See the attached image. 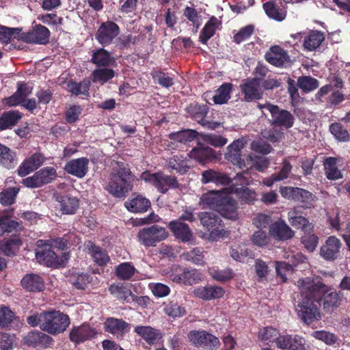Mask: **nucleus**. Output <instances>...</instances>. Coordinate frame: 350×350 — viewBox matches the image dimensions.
I'll return each mask as SVG.
<instances>
[{
	"instance_id": "393cba45",
	"label": "nucleus",
	"mask_w": 350,
	"mask_h": 350,
	"mask_svg": "<svg viewBox=\"0 0 350 350\" xmlns=\"http://www.w3.org/2000/svg\"><path fill=\"white\" fill-rule=\"evenodd\" d=\"M32 88L26 83L18 82L16 91L10 96L5 98L3 101L9 107L17 106L26 101L27 97L31 94Z\"/></svg>"
},
{
	"instance_id": "2eb2a0df",
	"label": "nucleus",
	"mask_w": 350,
	"mask_h": 350,
	"mask_svg": "<svg viewBox=\"0 0 350 350\" xmlns=\"http://www.w3.org/2000/svg\"><path fill=\"white\" fill-rule=\"evenodd\" d=\"M97 330L88 323L73 325L69 333V339L75 345L92 340L97 336Z\"/></svg>"
},
{
	"instance_id": "2f4dec72",
	"label": "nucleus",
	"mask_w": 350,
	"mask_h": 350,
	"mask_svg": "<svg viewBox=\"0 0 350 350\" xmlns=\"http://www.w3.org/2000/svg\"><path fill=\"white\" fill-rule=\"evenodd\" d=\"M201 181L203 184L213 183L217 185L227 186L231 183L232 180L225 173L213 169H208L202 172Z\"/></svg>"
},
{
	"instance_id": "49530a36",
	"label": "nucleus",
	"mask_w": 350,
	"mask_h": 350,
	"mask_svg": "<svg viewBox=\"0 0 350 350\" xmlns=\"http://www.w3.org/2000/svg\"><path fill=\"white\" fill-rule=\"evenodd\" d=\"M136 272V268L131 262H122L115 269L116 277L121 280H131Z\"/></svg>"
},
{
	"instance_id": "412c9836",
	"label": "nucleus",
	"mask_w": 350,
	"mask_h": 350,
	"mask_svg": "<svg viewBox=\"0 0 350 350\" xmlns=\"http://www.w3.org/2000/svg\"><path fill=\"white\" fill-rule=\"evenodd\" d=\"M340 247V241L334 236H330L321 247L320 255L327 261H334L338 258Z\"/></svg>"
},
{
	"instance_id": "7c9ffc66",
	"label": "nucleus",
	"mask_w": 350,
	"mask_h": 350,
	"mask_svg": "<svg viewBox=\"0 0 350 350\" xmlns=\"http://www.w3.org/2000/svg\"><path fill=\"white\" fill-rule=\"evenodd\" d=\"M100 47L92 51V55L90 62L97 68L109 67L115 63V58L111 53L105 49Z\"/></svg>"
},
{
	"instance_id": "8fccbe9b",
	"label": "nucleus",
	"mask_w": 350,
	"mask_h": 350,
	"mask_svg": "<svg viewBox=\"0 0 350 350\" xmlns=\"http://www.w3.org/2000/svg\"><path fill=\"white\" fill-rule=\"evenodd\" d=\"M21 222L12 220L8 215L0 216V235L22 229Z\"/></svg>"
},
{
	"instance_id": "c756f323",
	"label": "nucleus",
	"mask_w": 350,
	"mask_h": 350,
	"mask_svg": "<svg viewBox=\"0 0 350 350\" xmlns=\"http://www.w3.org/2000/svg\"><path fill=\"white\" fill-rule=\"evenodd\" d=\"M269 234L275 240L286 241L294 237V231L283 220L275 221L269 226Z\"/></svg>"
},
{
	"instance_id": "a211bd4d",
	"label": "nucleus",
	"mask_w": 350,
	"mask_h": 350,
	"mask_svg": "<svg viewBox=\"0 0 350 350\" xmlns=\"http://www.w3.org/2000/svg\"><path fill=\"white\" fill-rule=\"evenodd\" d=\"M265 60L270 64L282 68L291 62L288 52L279 45L271 46L265 55Z\"/></svg>"
},
{
	"instance_id": "b1692460",
	"label": "nucleus",
	"mask_w": 350,
	"mask_h": 350,
	"mask_svg": "<svg viewBox=\"0 0 350 350\" xmlns=\"http://www.w3.org/2000/svg\"><path fill=\"white\" fill-rule=\"evenodd\" d=\"M192 293L195 297L204 301H210L222 297L225 291L220 286L207 284L204 286H200L195 288Z\"/></svg>"
},
{
	"instance_id": "79ce46f5",
	"label": "nucleus",
	"mask_w": 350,
	"mask_h": 350,
	"mask_svg": "<svg viewBox=\"0 0 350 350\" xmlns=\"http://www.w3.org/2000/svg\"><path fill=\"white\" fill-rule=\"evenodd\" d=\"M90 82L88 80H83L79 83L73 80H70L66 82V89L72 95H83L88 97L90 94Z\"/></svg>"
},
{
	"instance_id": "0eeeda50",
	"label": "nucleus",
	"mask_w": 350,
	"mask_h": 350,
	"mask_svg": "<svg viewBox=\"0 0 350 350\" xmlns=\"http://www.w3.org/2000/svg\"><path fill=\"white\" fill-rule=\"evenodd\" d=\"M199 219L203 227L209 232V238L212 241L228 237V231L225 229L222 219L217 214L202 212L199 214Z\"/></svg>"
},
{
	"instance_id": "4468645a",
	"label": "nucleus",
	"mask_w": 350,
	"mask_h": 350,
	"mask_svg": "<svg viewBox=\"0 0 350 350\" xmlns=\"http://www.w3.org/2000/svg\"><path fill=\"white\" fill-rule=\"evenodd\" d=\"M265 106L271 113V125L283 127L286 129L293 126L295 118L290 111L280 109L278 105L269 103H266Z\"/></svg>"
},
{
	"instance_id": "e2e57ef3",
	"label": "nucleus",
	"mask_w": 350,
	"mask_h": 350,
	"mask_svg": "<svg viewBox=\"0 0 350 350\" xmlns=\"http://www.w3.org/2000/svg\"><path fill=\"white\" fill-rule=\"evenodd\" d=\"M288 216L289 222L293 227L297 229L301 228L304 230L307 229L309 224L308 219L303 216L298 215L295 210L289 211Z\"/></svg>"
},
{
	"instance_id": "37998d69",
	"label": "nucleus",
	"mask_w": 350,
	"mask_h": 350,
	"mask_svg": "<svg viewBox=\"0 0 350 350\" xmlns=\"http://www.w3.org/2000/svg\"><path fill=\"white\" fill-rule=\"evenodd\" d=\"M76 235L73 233L64 234L62 237L48 240H39L40 243H45L51 248H56L59 250H66L70 247V239Z\"/></svg>"
},
{
	"instance_id": "473e14b6",
	"label": "nucleus",
	"mask_w": 350,
	"mask_h": 350,
	"mask_svg": "<svg viewBox=\"0 0 350 350\" xmlns=\"http://www.w3.org/2000/svg\"><path fill=\"white\" fill-rule=\"evenodd\" d=\"M134 332L150 346L157 345L163 338V334L159 329L148 325H137Z\"/></svg>"
},
{
	"instance_id": "f704fd0d",
	"label": "nucleus",
	"mask_w": 350,
	"mask_h": 350,
	"mask_svg": "<svg viewBox=\"0 0 350 350\" xmlns=\"http://www.w3.org/2000/svg\"><path fill=\"white\" fill-rule=\"evenodd\" d=\"M21 322L13 311L8 306H0V327H11L14 329L19 328Z\"/></svg>"
},
{
	"instance_id": "aec40b11",
	"label": "nucleus",
	"mask_w": 350,
	"mask_h": 350,
	"mask_svg": "<svg viewBox=\"0 0 350 350\" xmlns=\"http://www.w3.org/2000/svg\"><path fill=\"white\" fill-rule=\"evenodd\" d=\"M21 285L25 291L30 293H39L45 288L43 277L35 273L24 275L21 280Z\"/></svg>"
},
{
	"instance_id": "423d86ee",
	"label": "nucleus",
	"mask_w": 350,
	"mask_h": 350,
	"mask_svg": "<svg viewBox=\"0 0 350 350\" xmlns=\"http://www.w3.org/2000/svg\"><path fill=\"white\" fill-rule=\"evenodd\" d=\"M70 323L68 315L59 310L45 311L41 329L51 335L63 333Z\"/></svg>"
},
{
	"instance_id": "603ef678",
	"label": "nucleus",
	"mask_w": 350,
	"mask_h": 350,
	"mask_svg": "<svg viewBox=\"0 0 350 350\" xmlns=\"http://www.w3.org/2000/svg\"><path fill=\"white\" fill-rule=\"evenodd\" d=\"M232 85L230 83H223L217 90V94L213 97L215 104L222 105L226 103L230 98V92Z\"/></svg>"
},
{
	"instance_id": "f8f14e48",
	"label": "nucleus",
	"mask_w": 350,
	"mask_h": 350,
	"mask_svg": "<svg viewBox=\"0 0 350 350\" xmlns=\"http://www.w3.org/2000/svg\"><path fill=\"white\" fill-rule=\"evenodd\" d=\"M280 192L283 198L299 202L306 208L313 206L317 198L312 192L299 187H282Z\"/></svg>"
},
{
	"instance_id": "c85d7f7f",
	"label": "nucleus",
	"mask_w": 350,
	"mask_h": 350,
	"mask_svg": "<svg viewBox=\"0 0 350 350\" xmlns=\"http://www.w3.org/2000/svg\"><path fill=\"white\" fill-rule=\"evenodd\" d=\"M244 147L243 139H238L230 144L228 148V152L226 154V158L228 159L234 165L243 168L245 167L244 159L241 158V150Z\"/></svg>"
},
{
	"instance_id": "bb28decb",
	"label": "nucleus",
	"mask_w": 350,
	"mask_h": 350,
	"mask_svg": "<svg viewBox=\"0 0 350 350\" xmlns=\"http://www.w3.org/2000/svg\"><path fill=\"white\" fill-rule=\"evenodd\" d=\"M168 228L174 236L183 243H187L193 240V235L189 226L179 220H172L169 222Z\"/></svg>"
},
{
	"instance_id": "774afa93",
	"label": "nucleus",
	"mask_w": 350,
	"mask_h": 350,
	"mask_svg": "<svg viewBox=\"0 0 350 350\" xmlns=\"http://www.w3.org/2000/svg\"><path fill=\"white\" fill-rule=\"evenodd\" d=\"M169 167L181 174L187 173L189 169V167L187 165L186 162L184 160L180 159L178 156H174L170 159Z\"/></svg>"
},
{
	"instance_id": "4d7b16f0",
	"label": "nucleus",
	"mask_w": 350,
	"mask_h": 350,
	"mask_svg": "<svg viewBox=\"0 0 350 350\" xmlns=\"http://www.w3.org/2000/svg\"><path fill=\"white\" fill-rule=\"evenodd\" d=\"M151 76L154 83L165 88H169L174 83V78L170 77L169 73L161 70L152 71Z\"/></svg>"
},
{
	"instance_id": "c9c22d12",
	"label": "nucleus",
	"mask_w": 350,
	"mask_h": 350,
	"mask_svg": "<svg viewBox=\"0 0 350 350\" xmlns=\"http://www.w3.org/2000/svg\"><path fill=\"white\" fill-rule=\"evenodd\" d=\"M125 207L132 213H144L151 206L150 201L142 195L137 194L125 202Z\"/></svg>"
},
{
	"instance_id": "0e129e2a",
	"label": "nucleus",
	"mask_w": 350,
	"mask_h": 350,
	"mask_svg": "<svg viewBox=\"0 0 350 350\" xmlns=\"http://www.w3.org/2000/svg\"><path fill=\"white\" fill-rule=\"evenodd\" d=\"M164 312L166 315L173 318L180 317L186 314L185 308L173 301L165 305Z\"/></svg>"
},
{
	"instance_id": "f3484780",
	"label": "nucleus",
	"mask_w": 350,
	"mask_h": 350,
	"mask_svg": "<svg viewBox=\"0 0 350 350\" xmlns=\"http://www.w3.org/2000/svg\"><path fill=\"white\" fill-rule=\"evenodd\" d=\"M240 90L244 100L247 102L256 101L261 99L263 96V90L257 79H244L240 85Z\"/></svg>"
},
{
	"instance_id": "7ed1b4c3",
	"label": "nucleus",
	"mask_w": 350,
	"mask_h": 350,
	"mask_svg": "<svg viewBox=\"0 0 350 350\" xmlns=\"http://www.w3.org/2000/svg\"><path fill=\"white\" fill-rule=\"evenodd\" d=\"M118 168L110 174L106 190L113 197L124 198L132 191L135 175L132 172L128 164L117 163Z\"/></svg>"
},
{
	"instance_id": "39448f33",
	"label": "nucleus",
	"mask_w": 350,
	"mask_h": 350,
	"mask_svg": "<svg viewBox=\"0 0 350 350\" xmlns=\"http://www.w3.org/2000/svg\"><path fill=\"white\" fill-rule=\"evenodd\" d=\"M140 178L152 185L162 194L166 193L170 189H178L180 186L176 176L165 174L161 171L151 173L146 170L142 173Z\"/></svg>"
},
{
	"instance_id": "e433bc0d",
	"label": "nucleus",
	"mask_w": 350,
	"mask_h": 350,
	"mask_svg": "<svg viewBox=\"0 0 350 350\" xmlns=\"http://www.w3.org/2000/svg\"><path fill=\"white\" fill-rule=\"evenodd\" d=\"M191 157L203 163L211 161L216 157L215 152L211 148L204 146L200 143L191 151Z\"/></svg>"
},
{
	"instance_id": "3c124183",
	"label": "nucleus",
	"mask_w": 350,
	"mask_h": 350,
	"mask_svg": "<svg viewBox=\"0 0 350 350\" xmlns=\"http://www.w3.org/2000/svg\"><path fill=\"white\" fill-rule=\"evenodd\" d=\"M297 86L305 93L310 92L319 86V81L311 77L302 75L297 79Z\"/></svg>"
},
{
	"instance_id": "09e8293b",
	"label": "nucleus",
	"mask_w": 350,
	"mask_h": 350,
	"mask_svg": "<svg viewBox=\"0 0 350 350\" xmlns=\"http://www.w3.org/2000/svg\"><path fill=\"white\" fill-rule=\"evenodd\" d=\"M92 80L94 83L104 84L115 76V71L108 67L98 68L92 72Z\"/></svg>"
},
{
	"instance_id": "f03ea898",
	"label": "nucleus",
	"mask_w": 350,
	"mask_h": 350,
	"mask_svg": "<svg viewBox=\"0 0 350 350\" xmlns=\"http://www.w3.org/2000/svg\"><path fill=\"white\" fill-rule=\"evenodd\" d=\"M200 201L202 204L216 211L225 218L232 220L238 219L237 202L230 196L226 188L204 193Z\"/></svg>"
},
{
	"instance_id": "f257e3e1",
	"label": "nucleus",
	"mask_w": 350,
	"mask_h": 350,
	"mask_svg": "<svg viewBox=\"0 0 350 350\" xmlns=\"http://www.w3.org/2000/svg\"><path fill=\"white\" fill-rule=\"evenodd\" d=\"M298 285L300 293L296 306L297 316L304 324L310 325L321 318L320 304L309 280H299Z\"/></svg>"
},
{
	"instance_id": "bf43d9fd",
	"label": "nucleus",
	"mask_w": 350,
	"mask_h": 350,
	"mask_svg": "<svg viewBox=\"0 0 350 350\" xmlns=\"http://www.w3.org/2000/svg\"><path fill=\"white\" fill-rule=\"evenodd\" d=\"M189 113L199 124L204 122L205 117L208 112V107L206 105H191L188 109Z\"/></svg>"
},
{
	"instance_id": "58836bf2",
	"label": "nucleus",
	"mask_w": 350,
	"mask_h": 350,
	"mask_svg": "<svg viewBox=\"0 0 350 350\" xmlns=\"http://www.w3.org/2000/svg\"><path fill=\"white\" fill-rule=\"evenodd\" d=\"M262 8L267 16L275 21H282L286 16V10L280 8L273 0L264 3Z\"/></svg>"
},
{
	"instance_id": "680f3d73",
	"label": "nucleus",
	"mask_w": 350,
	"mask_h": 350,
	"mask_svg": "<svg viewBox=\"0 0 350 350\" xmlns=\"http://www.w3.org/2000/svg\"><path fill=\"white\" fill-rule=\"evenodd\" d=\"M329 131L339 141L347 142L350 139V135L347 130L339 122L330 124Z\"/></svg>"
},
{
	"instance_id": "5701e85b",
	"label": "nucleus",
	"mask_w": 350,
	"mask_h": 350,
	"mask_svg": "<svg viewBox=\"0 0 350 350\" xmlns=\"http://www.w3.org/2000/svg\"><path fill=\"white\" fill-rule=\"evenodd\" d=\"M88 165L89 159L87 157H81L68 161L64 169L68 174L82 178L88 172Z\"/></svg>"
},
{
	"instance_id": "6e6d98bb",
	"label": "nucleus",
	"mask_w": 350,
	"mask_h": 350,
	"mask_svg": "<svg viewBox=\"0 0 350 350\" xmlns=\"http://www.w3.org/2000/svg\"><path fill=\"white\" fill-rule=\"evenodd\" d=\"M19 187H9L0 192V203L3 206H10L15 203Z\"/></svg>"
},
{
	"instance_id": "a878e982",
	"label": "nucleus",
	"mask_w": 350,
	"mask_h": 350,
	"mask_svg": "<svg viewBox=\"0 0 350 350\" xmlns=\"http://www.w3.org/2000/svg\"><path fill=\"white\" fill-rule=\"evenodd\" d=\"M170 278L174 282L191 286L202 280V274L196 269H183L181 273L170 274Z\"/></svg>"
},
{
	"instance_id": "cd10ccee",
	"label": "nucleus",
	"mask_w": 350,
	"mask_h": 350,
	"mask_svg": "<svg viewBox=\"0 0 350 350\" xmlns=\"http://www.w3.org/2000/svg\"><path fill=\"white\" fill-rule=\"evenodd\" d=\"M23 245L20 234H14L0 241V254L6 256L16 255Z\"/></svg>"
},
{
	"instance_id": "4be33fe9",
	"label": "nucleus",
	"mask_w": 350,
	"mask_h": 350,
	"mask_svg": "<svg viewBox=\"0 0 350 350\" xmlns=\"http://www.w3.org/2000/svg\"><path fill=\"white\" fill-rule=\"evenodd\" d=\"M104 329L105 332L119 338L123 337L130 331L131 325L122 319L108 317L104 323Z\"/></svg>"
},
{
	"instance_id": "a18cd8bd",
	"label": "nucleus",
	"mask_w": 350,
	"mask_h": 350,
	"mask_svg": "<svg viewBox=\"0 0 350 350\" xmlns=\"http://www.w3.org/2000/svg\"><path fill=\"white\" fill-rule=\"evenodd\" d=\"M233 192L242 204H252L257 200V194L255 191L248 187L243 186L234 187Z\"/></svg>"
},
{
	"instance_id": "6e6552de",
	"label": "nucleus",
	"mask_w": 350,
	"mask_h": 350,
	"mask_svg": "<svg viewBox=\"0 0 350 350\" xmlns=\"http://www.w3.org/2000/svg\"><path fill=\"white\" fill-rule=\"evenodd\" d=\"M38 250L36 252V257L39 263L46 267L57 268L64 264L70 256L69 252H64L62 256H58L51 247L45 243L37 241Z\"/></svg>"
},
{
	"instance_id": "1a4fd4ad",
	"label": "nucleus",
	"mask_w": 350,
	"mask_h": 350,
	"mask_svg": "<svg viewBox=\"0 0 350 350\" xmlns=\"http://www.w3.org/2000/svg\"><path fill=\"white\" fill-rule=\"evenodd\" d=\"M168 235L169 233L164 227L154 224L139 230L137 239L146 247H154L158 243L167 239Z\"/></svg>"
},
{
	"instance_id": "6ab92c4d",
	"label": "nucleus",
	"mask_w": 350,
	"mask_h": 350,
	"mask_svg": "<svg viewBox=\"0 0 350 350\" xmlns=\"http://www.w3.org/2000/svg\"><path fill=\"white\" fill-rule=\"evenodd\" d=\"M23 340L25 345L35 348H47L54 343V340L51 336L38 330L29 332Z\"/></svg>"
},
{
	"instance_id": "c03bdc74",
	"label": "nucleus",
	"mask_w": 350,
	"mask_h": 350,
	"mask_svg": "<svg viewBox=\"0 0 350 350\" xmlns=\"http://www.w3.org/2000/svg\"><path fill=\"white\" fill-rule=\"evenodd\" d=\"M60 203V209L64 214H75L79 206V201L76 197L64 195L57 198Z\"/></svg>"
},
{
	"instance_id": "dca6fc26",
	"label": "nucleus",
	"mask_w": 350,
	"mask_h": 350,
	"mask_svg": "<svg viewBox=\"0 0 350 350\" xmlns=\"http://www.w3.org/2000/svg\"><path fill=\"white\" fill-rule=\"evenodd\" d=\"M51 32L45 26L38 24L32 29L21 34V39L27 42L37 44H46L49 42Z\"/></svg>"
},
{
	"instance_id": "72a5a7b5",
	"label": "nucleus",
	"mask_w": 350,
	"mask_h": 350,
	"mask_svg": "<svg viewBox=\"0 0 350 350\" xmlns=\"http://www.w3.org/2000/svg\"><path fill=\"white\" fill-rule=\"evenodd\" d=\"M342 165V161L340 158L329 157L323 161L325 174L327 179L336 180L342 178L341 170L338 166Z\"/></svg>"
},
{
	"instance_id": "052dcab7",
	"label": "nucleus",
	"mask_w": 350,
	"mask_h": 350,
	"mask_svg": "<svg viewBox=\"0 0 350 350\" xmlns=\"http://www.w3.org/2000/svg\"><path fill=\"white\" fill-rule=\"evenodd\" d=\"M254 267L257 276V281L259 282H267V276L270 272L267 264L262 259L258 258L255 260Z\"/></svg>"
},
{
	"instance_id": "20e7f679",
	"label": "nucleus",
	"mask_w": 350,
	"mask_h": 350,
	"mask_svg": "<svg viewBox=\"0 0 350 350\" xmlns=\"http://www.w3.org/2000/svg\"><path fill=\"white\" fill-rule=\"evenodd\" d=\"M314 293L326 313H332L342 301L343 295L321 281L310 282Z\"/></svg>"
},
{
	"instance_id": "9d476101",
	"label": "nucleus",
	"mask_w": 350,
	"mask_h": 350,
	"mask_svg": "<svg viewBox=\"0 0 350 350\" xmlns=\"http://www.w3.org/2000/svg\"><path fill=\"white\" fill-rule=\"evenodd\" d=\"M57 176V170L53 167L47 166L36 172L33 175L23 178L21 183L28 188H40L53 182Z\"/></svg>"
},
{
	"instance_id": "ddd939ff",
	"label": "nucleus",
	"mask_w": 350,
	"mask_h": 350,
	"mask_svg": "<svg viewBox=\"0 0 350 350\" xmlns=\"http://www.w3.org/2000/svg\"><path fill=\"white\" fill-rule=\"evenodd\" d=\"M188 338L196 347L204 350H216L220 346L218 338L204 330L189 332Z\"/></svg>"
},
{
	"instance_id": "de8ad7c7",
	"label": "nucleus",
	"mask_w": 350,
	"mask_h": 350,
	"mask_svg": "<svg viewBox=\"0 0 350 350\" xmlns=\"http://www.w3.org/2000/svg\"><path fill=\"white\" fill-rule=\"evenodd\" d=\"M218 25L217 18L215 16H212L202 28L200 34V41L206 44L208 40L215 33Z\"/></svg>"
},
{
	"instance_id": "69168bd1",
	"label": "nucleus",
	"mask_w": 350,
	"mask_h": 350,
	"mask_svg": "<svg viewBox=\"0 0 350 350\" xmlns=\"http://www.w3.org/2000/svg\"><path fill=\"white\" fill-rule=\"evenodd\" d=\"M83 108L79 105H72L65 111L66 122L72 124L76 122L81 114Z\"/></svg>"
},
{
	"instance_id": "5fc2aeb1",
	"label": "nucleus",
	"mask_w": 350,
	"mask_h": 350,
	"mask_svg": "<svg viewBox=\"0 0 350 350\" xmlns=\"http://www.w3.org/2000/svg\"><path fill=\"white\" fill-rule=\"evenodd\" d=\"M198 133L192 129L182 130L170 135V139L180 143H187L197 138Z\"/></svg>"
},
{
	"instance_id": "338daca9",
	"label": "nucleus",
	"mask_w": 350,
	"mask_h": 350,
	"mask_svg": "<svg viewBox=\"0 0 350 350\" xmlns=\"http://www.w3.org/2000/svg\"><path fill=\"white\" fill-rule=\"evenodd\" d=\"M311 336L329 345H334L337 341V337L335 334L325 330L314 331L311 334Z\"/></svg>"
},
{
	"instance_id": "9b49d317",
	"label": "nucleus",
	"mask_w": 350,
	"mask_h": 350,
	"mask_svg": "<svg viewBox=\"0 0 350 350\" xmlns=\"http://www.w3.org/2000/svg\"><path fill=\"white\" fill-rule=\"evenodd\" d=\"M120 33L119 25L112 21L102 22L95 32V40L103 47H107L114 42Z\"/></svg>"
},
{
	"instance_id": "4c0bfd02",
	"label": "nucleus",
	"mask_w": 350,
	"mask_h": 350,
	"mask_svg": "<svg viewBox=\"0 0 350 350\" xmlns=\"http://www.w3.org/2000/svg\"><path fill=\"white\" fill-rule=\"evenodd\" d=\"M325 40V35L318 30H312L304 38V48L308 51H315Z\"/></svg>"
},
{
	"instance_id": "a19ab883",
	"label": "nucleus",
	"mask_w": 350,
	"mask_h": 350,
	"mask_svg": "<svg viewBox=\"0 0 350 350\" xmlns=\"http://www.w3.org/2000/svg\"><path fill=\"white\" fill-rule=\"evenodd\" d=\"M22 117V113L18 110L4 111L0 116V131H4L14 126Z\"/></svg>"
},
{
	"instance_id": "864d4df0",
	"label": "nucleus",
	"mask_w": 350,
	"mask_h": 350,
	"mask_svg": "<svg viewBox=\"0 0 350 350\" xmlns=\"http://www.w3.org/2000/svg\"><path fill=\"white\" fill-rule=\"evenodd\" d=\"M15 157V152H12L8 146L0 143V163L3 167L7 169L12 168Z\"/></svg>"
},
{
	"instance_id": "ea45409f",
	"label": "nucleus",
	"mask_w": 350,
	"mask_h": 350,
	"mask_svg": "<svg viewBox=\"0 0 350 350\" xmlns=\"http://www.w3.org/2000/svg\"><path fill=\"white\" fill-rule=\"evenodd\" d=\"M89 253L91 254L94 262L100 266L104 267L110 260V258L105 250L94 243L89 241L88 245Z\"/></svg>"
},
{
	"instance_id": "13d9d810",
	"label": "nucleus",
	"mask_w": 350,
	"mask_h": 350,
	"mask_svg": "<svg viewBox=\"0 0 350 350\" xmlns=\"http://www.w3.org/2000/svg\"><path fill=\"white\" fill-rule=\"evenodd\" d=\"M184 259L197 265H202L204 263V251L202 247H195L190 251L184 252Z\"/></svg>"
}]
</instances>
